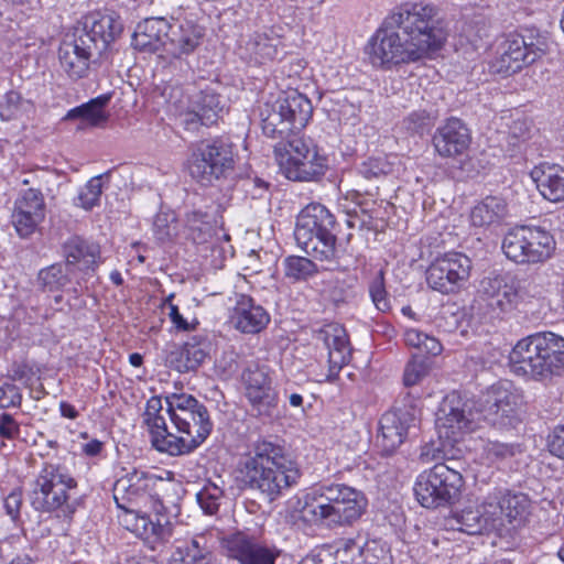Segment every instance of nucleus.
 I'll return each instance as SVG.
<instances>
[{
  "label": "nucleus",
  "mask_w": 564,
  "mask_h": 564,
  "mask_svg": "<svg viewBox=\"0 0 564 564\" xmlns=\"http://www.w3.org/2000/svg\"><path fill=\"white\" fill-rule=\"evenodd\" d=\"M508 215L506 200L498 196H487L470 212V221L475 227L490 228L502 224Z\"/></svg>",
  "instance_id": "obj_35"
},
{
  "label": "nucleus",
  "mask_w": 564,
  "mask_h": 564,
  "mask_svg": "<svg viewBox=\"0 0 564 564\" xmlns=\"http://www.w3.org/2000/svg\"><path fill=\"white\" fill-rule=\"evenodd\" d=\"M230 323L235 329L242 334L256 335L262 332L270 323V314L256 301L246 294L236 297L231 310Z\"/></svg>",
  "instance_id": "obj_20"
},
{
  "label": "nucleus",
  "mask_w": 564,
  "mask_h": 564,
  "mask_svg": "<svg viewBox=\"0 0 564 564\" xmlns=\"http://www.w3.org/2000/svg\"><path fill=\"white\" fill-rule=\"evenodd\" d=\"M470 270L471 261L466 254L449 252L430 264L426 282L431 289L442 294L455 293L467 282Z\"/></svg>",
  "instance_id": "obj_15"
},
{
  "label": "nucleus",
  "mask_w": 564,
  "mask_h": 564,
  "mask_svg": "<svg viewBox=\"0 0 564 564\" xmlns=\"http://www.w3.org/2000/svg\"><path fill=\"white\" fill-rule=\"evenodd\" d=\"M549 448L553 455L564 459V424L554 429L549 440Z\"/></svg>",
  "instance_id": "obj_61"
},
{
  "label": "nucleus",
  "mask_w": 564,
  "mask_h": 564,
  "mask_svg": "<svg viewBox=\"0 0 564 564\" xmlns=\"http://www.w3.org/2000/svg\"><path fill=\"white\" fill-rule=\"evenodd\" d=\"M312 113V102L305 95L297 90L285 91L275 101L261 106V128L269 138L284 139L304 129Z\"/></svg>",
  "instance_id": "obj_8"
},
{
  "label": "nucleus",
  "mask_w": 564,
  "mask_h": 564,
  "mask_svg": "<svg viewBox=\"0 0 564 564\" xmlns=\"http://www.w3.org/2000/svg\"><path fill=\"white\" fill-rule=\"evenodd\" d=\"M246 397L258 416H271L276 408L278 395L272 387L246 391Z\"/></svg>",
  "instance_id": "obj_43"
},
{
  "label": "nucleus",
  "mask_w": 564,
  "mask_h": 564,
  "mask_svg": "<svg viewBox=\"0 0 564 564\" xmlns=\"http://www.w3.org/2000/svg\"><path fill=\"white\" fill-rule=\"evenodd\" d=\"M203 29L191 22L170 24L169 37L165 43V55L182 58L193 53L200 44Z\"/></svg>",
  "instance_id": "obj_30"
},
{
  "label": "nucleus",
  "mask_w": 564,
  "mask_h": 564,
  "mask_svg": "<svg viewBox=\"0 0 564 564\" xmlns=\"http://www.w3.org/2000/svg\"><path fill=\"white\" fill-rule=\"evenodd\" d=\"M100 55L101 53L91 44V39L77 31L72 36H67L58 48L59 66L74 80L86 77L90 64Z\"/></svg>",
  "instance_id": "obj_16"
},
{
  "label": "nucleus",
  "mask_w": 564,
  "mask_h": 564,
  "mask_svg": "<svg viewBox=\"0 0 564 564\" xmlns=\"http://www.w3.org/2000/svg\"><path fill=\"white\" fill-rule=\"evenodd\" d=\"M523 47V42L512 40L509 35L499 46L498 56L491 62L490 69L492 73L501 76H510L524 66L532 64Z\"/></svg>",
  "instance_id": "obj_31"
},
{
  "label": "nucleus",
  "mask_w": 564,
  "mask_h": 564,
  "mask_svg": "<svg viewBox=\"0 0 564 564\" xmlns=\"http://www.w3.org/2000/svg\"><path fill=\"white\" fill-rule=\"evenodd\" d=\"M45 217L42 193L35 188L25 189L14 202L12 224L22 238L30 237Z\"/></svg>",
  "instance_id": "obj_19"
},
{
  "label": "nucleus",
  "mask_w": 564,
  "mask_h": 564,
  "mask_svg": "<svg viewBox=\"0 0 564 564\" xmlns=\"http://www.w3.org/2000/svg\"><path fill=\"white\" fill-rule=\"evenodd\" d=\"M337 227L335 216L322 204L305 206L296 218L295 240L307 254L321 261L336 257Z\"/></svg>",
  "instance_id": "obj_7"
},
{
  "label": "nucleus",
  "mask_w": 564,
  "mask_h": 564,
  "mask_svg": "<svg viewBox=\"0 0 564 564\" xmlns=\"http://www.w3.org/2000/svg\"><path fill=\"white\" fill-rule=\"evenodd\" d=\"M512 40H520L523 42L524 52L529 56V61L533 63L546 54L549 50V42L546 36L540 33L539 30L531 28L524 29L521 33L510 34Z\"/></svg>",
  "instance_id": "obj_40"
},
{
  "label": "nucleus",
  "mask_w": 564,
  "mask_h": 564,
  "mask_svg": "<svg viewBox=\"0 0 564 564\" xmlns=\"http://www.w3.org/2000/svg\"><path fill=\"white\" fill-rule=\"evenodd\" d=\"M223 546L229 558L240 564H275L281 551L260 543L243 532H236L223 539Z\"/></svg>",
  "instance_id": "obj_17"
},
{
  "label": "nucleus",
  "mask_w": 564,
  "mask_h": 564,
  "mask_svg": "<svg viewBox=\"0 0 564 564\" xmlns=\"http://www.w3.org/2000/svg\"><path fill=\"white\" fill-rule=\"evenodd\" d=\"M391 164L386 158H369L357 167V173L367 181L380 180L391 172Z\"/></svg>",
  "instance_id": "obj_51"
},
{
  "label": "nucleus",
  "mask_w": 564,
  "mask_h": 564,
  "mask_svg": "<svg viewBox=\"0 0 564 564\" xmlns=\"http://www.w3.org/2000/svg\"><path fill=\"white\" fill-rule=\"evenodd\" d=\"M419 400L406 393L397 400L391 411L379 421L378 445L384 455L392 454L406 438L412 429H416L420 416Z\"/></svg>",
  "instance_id": "obj_13"
},
{
  "label": "nucleus",
  "mask_w": 564,
  "mask_h": 564,
  "mask_svg": "<svg viewBox=\"0 0 564 564\" xmlns=\"http://www.w3.org/2000/svg\"><path fill=\"white\" fill-rule=\"evenodd\" d=\"M173 294H171L166 302L169 303V317L178 330L187 332L194 328V324L188 323L180 313L178 307L172 303Z\"/></svg>",
  "instance_id": "obj_62"
},
{
  "label": "nucleus",
  "mask_w": 564,
  "mask_h": 564,
  "mask_svg": "<svg viewBox=\"0 0 564 564\" xmlns=\"http://www.w3.org/2000/svg\"><path fill=\"white\" fill-rule=\"evenodd\" d=\"M170 23L163 18H151L138 23L132 34V46L143 53L162 52L169 37Z\"/></svg>",
  "instance_id": "obj_27"
},
{
  "label": "nucleus",
  "mask_w": 564,
  "mask_h": 564,
  "mask_svg": "<svg viewBox=\"0 0 564 564\" xmlns=\"http://www.w3.org/2000/svg\"><path fill=\"white\" fill-rule=\"evenodd\" d=\"M344 484L325 482L314 486L305 496L303 507L304 517L316 525H324L329 517L330 508L336 506L340 498V490Z\"/></svg>",
  "instance_id": "obj_26"
},
{
  "label": "nucleus",
  "mask_w": 564,
  "mask_h": 564,
  "mask_svg": "<svg viewBox=\"0 0 564 564\" xmlns=\"http://www.w3.org/2000/svg\"><path fill=\"white\" fill-rule=\"evenodd\" d=\"M163 411L161 397H151L145 405L143 413V423L147 425L152 446L160 453H163L164 445L160 441L165 440L167 433V423Z\"/></svg>",
  "instance_id": "obj_36"
},
{
  "label": "nucleus",
  "mask_w": 564,
  "mask_h": 564,
  "mask_svg": "<svg viewBox=\"0 0 564 564\" xmlns=\"http://www.w3.org/2000/svg\"><path fill=\"white\" fill-rule=\"evenodd\" d=\"M242 191L253 199L263 198L269 189V183L264 180L253 176L247 177L241 182Z\"/></svg>",
  "instance_id": "obj_59"
},
{
  "label": "nucleus",
  "mask_w": 564,
  "mask_h": 564,
  "mask_svg": "<svg viewBox=\"0 0 564 564\" xmlns=\"http://www.w3.org/2000/svg\"><path fill=\"white\" fill-rule=\"evenodd\" d=\"M300 132L301 131L291 132L289 137H284V139L274 147V154L280 169L283 167V164L286 162L291 163L294 160L302 159L304 155L306 156L311 151H316L312 142L300 135Z\"/></svg>",
  "instance_id": "obj_37"
},
{
  "label": "nucleus",
  "mask_w": 564,
  "mask_h": 564,
  "mask_svg": "<svg viewBox=\"0 0 564 564\" xmlns=\"http://www.w3.org/2000/svg\"><path fill=\"white\" fill-rule=\"evenodd\" d=\"M540 194L552 203L564 200V167L542 163L530 173Z\"/></svg>",
  "instance_id": "obj_32"
},
{
  "label": "nucleus",
  "mask_w": 564,
  "mask_h": 564,
  "mask_svg": "<svg viewBox=\"0 0 564 564\" xmlns=\"http://www.w3.org/2000/svg\"><path fill=\"white\" fill-rule=\"evenodd\" d=\"M20 435V424L7 412L0 414V436L7 440H15Z\"/></svg>",
  "instance_id": "obj_60"
},
{
  "label": "nucleus",
  "mask_w": 564,
  "mask_h": 564,
  "mask_svg": "<svg viewBox=\"0 0 564 564\" xmlns=\"http://www.w3.org/2000/svg\"><path fill=\"white\" fill-rule=\"evenodd\" d=\"M502 251L518 264H535L546 261L555 250L553 236L541 227L520 226L503 237Z\"/></svg>",
  "instance_id": "obj_10"
},
{
  "label": "nucleus",
  "mask_w": 564,
  "mask_h": 564,
  "mask_svg": "<svg viewBox=\"0 0 564 564\" xmlns=\"http://www.w3.org/2000/svg\"><path fill=\"white\" fill-rule=\"evenodd\" d=\"M457 530L469 535L496 532L501 530L500 520L496 519L495 511L489 507L488 497L476 508H465L455 517Z\"/></svg>",
  "instance_id": "obj_28"
},
{
  "label": "nucleus",
  "mask_w": 564,
  "mask_h": 564,
  "mask_svg": "<svg viewBox=\"0 0 564 564\" xmlns=\"http://www.w3.org/2000/svg\"><path fill=\"white\" fill-rule=\"evenodd\" d=\"M424 337H425V333H423L419 329H415V328L406 329L404 333L405 344L410 347L417 348L419 350L422 347Z\"/></svg>",
  "instance_id": "obj_64"
},
{
  "label": "nucleus",
  "mask_w": 564,
  "mask_h": 564,
  "mask_svg": "<svg viewBox=\"0 0 564 564\" xmlns=\"http://www.w3.org/2000/svg\"><path fill=\"white\" fill-rule=\"evenodd\" d=\"M429 372L426 358L423 356H415L408 362L404 373L403 382L406 387L417 384Z\"/></svg>",
  "instance_id": "obj_55"
},
{
  "label": "nucleus",
  "mask_w": 564,
  "mask_h": 564,
  "mask_svg": "<svg viewBox=\"0 0 564 564\" xmlns=\"http://www.w3.org/2000/svg\"><path fill=\"white\" fill-rule=\"evenodd\" d=\"M531 124L527 119H516L509 127L507 142L512 151L514 148L520 147L531 137Z\"/></svg>",
  "instance_id": "obj_56"
},
{
  "label": "nucleus",
  "mask_w": 564,
  "mask_h": 564,
  "mask_svg": "<svg viewBox=\"0 0 564 564\" xmlns=\"http://www.w3.org/2000/svg\"><path fill=\"white\" fill-rule=\"evenodd\" d=\"M235 145L226 138H217L200 145L193 152L189 173L202 185H213L227 178L235 167Z\"/></svg>",
  "instance_id": "obj_11"
},
{
  "label": "nucleus",
  "mask_w": 564,
  "mask_h": 564,
  "mask_svg": "<svg viewBox=\"0 0 564 564\" xmlns=\"http://www.w3.org/2000/svg\"><path fill=\"white\" fill-rule=\"evenodd\" d=\"M130 506L131 503H128V508L123 509L126 511L123 519L126 528L149 543H152V549H155V543L164 542L171 536L172 529L167 519L162 521L160 518H156L154 521L147 514H138Z\"/></svg>",
  "instance_id": "obj_29"
},
{
  "label": "nucleus",
  "mask_w": 564,
  "mask_h": 564,
  "mask_svg": "<svg viewBox=\"0 0 564 564\" xmlns=\"http://www.w3.org/2000/svg\"><path fill=\"white\" fill-rule=\"evenodd\" d=\"M518 452H520L519 447L510 443L488 441L484 445V454L486 458L490 462H499L511 458Z\"/></svg>",
  "instance_id": "obj_54"
},
{
  "label": "nucleus",
  "mask_w": 564,
  "mask_h": 564,
  "mask_svg": "<svg viewBox=\"0 0 564 564\" xmlns=\"http://www.w3.org/2000/svg\"><path fill=\"white\" fill-rule=\"evenodd\" d=\"M202 541H204L202 536L194 538L177 547L183 564H216L212 552L205 543L202 544Z\"/></svg>",
  "instance_id": "obj_42"
},
{
  "label": "nucleus",
  "mask_w": 564,
  "mask_h": 564,
  "mask_svg": "<svg viewBox=\"0 0 564 564\" xmlns=\"http://www.w3.org/2000/svg\"><path fill=\"white\" fill-rule=\"evenodd\" d=\"M236 473L242 489L257 491L268 502L296 486L302 475L285 446L271 438L254 441L239 459Z\"/></svg>",
  "instance_id": "obj_3"
},
{
  "label": "nucleus",
  "mask_w": 564,
  "mask_h": 564,
  "mask_svg": "<svg viewBox=\"0 0 564 564\" xmlns=\"http://www.w3.org/2000/svg\"><path fill=\"white\" fill-rule=\"evenodd\" d=\"M170 486L171 482L151 471L133 469L116 481L113 499L120 509H127L128 503L150 498L155 511L161 513L167 510L161 492Z\"/></svg>",
  "instance_id": "obj_14"
},
{
  "label": "nucleus",
  "mask_w": 564,
  "mask_h": 564,
  "mask_svg": "<svg viewBox=\"0 0 564 564\" xmlns=\"http://www.w3.org/2000/svg\"><path fill=\"white\" fill-rule=\"evenodd\" d=\"M533 281L511 274L485 276L477 289V300L496 315L513 312L528 297L539 294Z\"/></svg>",
  "instance_id": "obj_9"
},
{
  "label": "nucleus",
  "mask_w": 564,
  "mask_h": 564,
  "mask_svg": "<svg viewBox=\"0 0 564 564\" xmlns=\"http://www.w3.org/2000/svg\"><path fill=\"white\" fill-rule=\"evenodd\" d=\"M224 489L216 482L208 481L196 495L197 502L206 514L217 513Z\"/></svg>",
  "instance_id": "obj_48"
},
{
  "label": "nucleus",
  "mask_w": 564,
  "mask_h": 564,
  "mask_svg": "<svg viewBox=\"0 0 564 564\" xmlns=\"http://www.w3.org/2000/svg\"><path fill=\"white\" fill-rule=\"evenodd\" d=\"M166 414L178 433L177 436L169 429L163 443V453L171 456L187 455L199 447L209 436L213 422L205 404L187 393H171L165 395Z\"/></svg>",
  "instance_id": "obj_4"
},
{
  "label": "nucleus",
  "mask_w": 564,
  "mask_h": 564,
  "mask_svg": "<svg viewBox=\"0 0 564 564\" xmlns=\"http://www.w3.org/2000/svg\"><path fill=\"white\" fill-rule=\"evenodd\" d=\"M463 484L458 471L445 464H436L417 476L413 490L421 506L437 508L454 503Z\"/></svg>",
  "instance_id": "obj_12"
},
{
  "label": "nucleus",
  "mask_w": 564,
  "mask_h": 564,
  "mask_svg": "<svg viewBox=\"0 0 564 564\" xmlns=\"http://www.w3.org/2000/svg\"><path fill=\"white\" fill-rule=\"evenodd\" d=\"M369 293L377 310L384 313L391 308L390 299L384 286V272L382 270H379L370 282Z\"/></svg>",
  "instance_id": "obj_52"
},
{
  "label": "nucleus",
  "mask_w": 564,
  "mask_h": 564,
  "mask_svg": "<svg viewBox=\"0 0 564 564\" xmlns=\"http://www.w3.org/2000/svg\"><path fill=\"white\" fill-rule=\"evenodd\" d=\"M282 174L296 182H314L319 180L326 172V159L316 151L304 155L302 159L284 163L280 169Z\"/></svg>",
  "instance_id": "obj_34"
},
{
  "label": "nucleus",
  "mask_w": 564,
  "mask_h": 564,
  "mask_svg": "<svg viewBox=\"0 0 564 564\" xmlns=\"http://www.w3.org/2000/svg\"><path fill=\"white\" fill-rule=\"evenodd\" d=\"M21 403L22 394L19 387L10 382L0 386V409L20 408Z\"/></svg>",
  "instance_id": "obj_58"
},
{
  "label": "nucleus",
  "mask_w": 564,
  "mask_h": 564,
  "mask_svg": "<svg viewBox=\"0 0 564 564\" xmlns=\"http://www.w3.org/2000/svg\"><path fill=\"white\" fill-rule=\"evenodd\" d=\"M101 178V175L94 176L85 184V186L79 189L75 200L76 206H79L86 210H90L95 206L99 205L102 194Z\"/></svg>",
  "instance_id": "obj_47"
},
{
  "label": "nucleus",
  "mask_w": 564,
  "mask_h": 564,
  "mask_svg": "<svg viewBox=\"0 0 564 564\" xmlns=\"http://www.w3.org/2000/svg\"><path fill=\"white\" fill-rule=\"evenodd\" d=\"M282 267L284 278L293 283L306 281L318 272L316 264L312 260L300 256L286 257L282 262Z\"/></svg>",
  "instance_id": "obj_39"
},
{
  "label": "nucleus",
  "mask_w": 564,
  "mask_h": 564,
  "mask_svg": "<svg viewBox=\"0 0 564 564\" xmlns=\"http://www.w3.org/2000/svg\"><path fill=\"white\" fill-rule=\"evenodd\" d=\"M76 490L77 481L65 466L44 463L32 484L30 502L36 511L70 519L78 506Z\"/></svg>",
  "instance_id": "obj_6"
},
{
  "label": "nucleus",
  "mask_w": 564,
  "mask_h": 564,
  "mask_svg": "<svg viewBox=\"0 0 564 564\" xmlns=\"http://www.w3.org/2000/svg\"><path fill=\"white\" fill-rule=\"evenodd\" d=\"M279 40L271 39L265 34L254 35L247 44V48L253 58L259 63L273 61L279 55Z\"/></svg>",
  "instance_id": "obj_44"
},
{
  "label": "nucleus",
  "mask_w": 564,
  "mask_h": 564,
  "mask_svg": "<svg viewBox=\"0 0 564 564\" xmlns=\"http://www.w3.org/2000/svg\"><path fill=\"white\" fill-rule=\"evenodd\" d=\"M221 111L220 96L214 91L204 90L195 96L189 115L202 124L212 126L217 122Z\"/></svg>",
  "instance_id": "obj_38"
},
{
  "label": "nucleus",
  "mask_w": 564,
  "mask_h": 564,
  "mask_svg": "<svg viewBox=\"0 0 564 564\" xmlns=\"http://www.w3.org/2000/svg\"><path fill=\"white\" fill-rule=\"evenodd\" d=\"M64 119H80L82 124L78 127V129H83L84 124H88L90 127L101 126L108 120V116L106 115L105 110H98L93 102L88 101L82 106L70 109Z\"/></svg>",
  "instance_id": "obj_46"
},
{
  "label": "nucleus",
  "mask_w": 564,
  "mask_h": 564,
  "mask_svg": "<svg viewBox=\"0 0 564 564\" xmlns=\"http://www.w3.org/2000/svg\"><path fill=\"white\" fill-rule=\"evenodd\" d=\"M512 372L546 382L564 371V338L552 332L520 339L509 355Z\"/></svg>",
  "instance_id": "obj_5"
},
{
  "label": "nucleus",
  "mask_w": 564,
  "mask_h": 564,
  "mask_svg": "<svg viewBox=\"0 0 564 564\" xmlns=\"http://www.w3.org/2000/svg\"><path fill=\"white\" fill-rule=\"evenodd\" d=\"M21 505L22 494L20 491H13L4 499V509L12 520L19 517Z\"/></svg>",
  "instance_id": "obj_63"
},
{
  "label": "nucleus",
  "mask_w": 564,
  "mask_h": 564,
  "mask_svg": "<svg viewBox=\"0 0 564 564\" xmlns=\"http://www.w3.org/2000/svg\"><path fill=\"white\" fill-rule=\"evenodd\" d=\"M64 254L66 258V267L72 269L73 265L78 264L79 270L85 275L93 273L98 265V258L100 250L98 245L85 240L82 237H70L64 243Z\"/></svg>",
  "instance_id": "obj_33"
},
{
  "label": "nucleus",
  "mask_w": 564,
  "mask_h": 564,
  "mask_svg": "<svg viewBox=\"0 0 564 564\" xmlns=\"http://www.w3.org/2000/svg\"><path fill=\"white\" fill-rule=\"evenodd\" d=\"M340 564H354L366 561L364 543L360 539H343L336 551Z\"/></svg>",
  "instance_id": "obj_49"
},
{
  "label": "nucleus",
  "mask_w": 564,
  "mask_h": 564,
  "mask_svg": "<svg viewBox=\"0 0 564 564\" xmlns=\"http://www.w3.org/2000/svg\"><path fill=\"white\" fill-rule=\"evenodd\" d=\"M339 497L336 506L327 509L330 514L323 527L334 529L351 525L365 512L367 499L361 491L344 484Z\"/></svg>",
  "instance_id": "obj_23"
},
{
  "label": "nucleus",
  "mask_w": 564,
  "mask_h": 564,
  "mask_svg": "<svg viewBox=\"0 0 564 564\" xmlns=\"http://www.w3.org/2000/svg\"><path fill=\"white\" fill-rule=\"evenodd\" d=\"M241 378L245 383L246 391L257 389L261 390L264 387H272L268 373L256 364L248 366L243 370Z\"/></svg>",
  "instance_id": "obj_53"
},
{
  "label": "nucleus",
  "mask_w": 564,
  "mask_h": 564,
  "mask_svg": "<svg viewBox=\"0 0 564 564\" xmlns=\"http://www.w3.org/2000/svg\"><path fill=\"white\" fill-rule=\"evenodd\" d=\"M488 500L496 519L502 524L501 530H498L499 535L521 525L529 513L530 500L522 492L498 491L489 495Z\"/></svg>",
  "instance_id": "obj_18"
},
{
  "label": "nucleus",
  "mask_w": 564,
  "mask_h": 564,
  "mask_svg": "<svg viewBox=\"0 0 564 564\" xmlns=\"http://www.w3.org/2000/svg\"><path fill=\"white\" fill-rule=\"evenodd\" d=\"M185 221L187 228L193 232H197V237L193 236L194 240L205 241L212 231V217L208 213L202 210H191L186 213Z\"/></svg>",
  "instance_id": "obj_50"
},
{
  "label": "nucleus",
  "mask_w": 564,
  "mask_h": 564,
  "mask_svg": "<svg viewBox=\"0 0 564 564\" xmlns=\"http://www.w3.org/2000/svg\"><path fill=\"white\" fill-rule=\"evenodd\" d=\"M433 124V118L426 110H415L403 119V127L411 133H423Z\"/></svg>",
  "instance_id": "obj_57"
},
{
  "label": "nucleus",
  "mask_w": 564,
  "mask_h": 564,
  "mask_svg": "<svg viewBox=\"0 0 564 564\" xmlns=\"http://www.w3.org/2000/svg\"><path fill=\"white\" fill-rule=\"evenodd\" d=\"M471 141L466 124L458 118H449L438 127L433 135L435 151L443 158L462 155Z\"/></svg>",
  "instance_id": "obj_21"
},
{
  "label": "nucleus",
  "mask_w": 564,
  "mask_h": 564,
  "mask_svg": "<svg viewBox=\"0 0 564 564\" xmlns=\"http://www.w3.org/2000/svg\"><path fill=\"white\" fill-rule=\"evenodd\" d=\"M319 338L328 350V380L337 377L351 358V346L346 329L338 324H328L319 330Z\"/></svg>",
  "instance_id": "obj_25"
},
{
  "label": "nucleus",
  "mask_w": 564,
  "mask_h": 564,
  "mask_svg": "<svg viewBox=\"0 0 564 564\" xmlns=\"http://www.w3.org/2000/svg\"><path fill=\"white\" fill-rule=\"evenodd\" d=\"M178 220L174 212H160L153 221V235L162 243L172 241L178 235Z\"/></svg>",
  "instance_id": "obj_45"
},
{
  "label": "nucleus",
  "mask_w": 564,
  "mask_h": 564,
  "mask_svg": "<svg viewBox=\"0 0 564 564\" xmlns=\"http://www.w3.org/2000/svg\"><path fill=\"white\" fill-rule=\"evenodd\" d=\"M70 270L66 264L55 263L42 269L37 274V281L44 291H58L69 283Z\"/></svg>",
  "instance_id": "obj_41"
},
{
  "label": "nucleus",
  "mask_w": 564,
  "mask_h": 564,
  "mask_svg": "<svg viewBox=\"0 0 564 564\" xmlns=\"http://www.w3.org/2000/svg\"><path fill=\"white\" fill-rule=\"evenodd\" d=\"M517 422L516 397L508 390L492 387L478 400H464L457 393L445 397L437 411L435 426L440 438L453 444L484 424L507 429Z\"/></svg>",
  "instance_id": "obj_2"
},
{
  "label": "nucleus",
  "mask_w": 564,
  "mask_h": 564,
  "mask_svg": "<svg viewBox=\"0 0 564 564\" xmlns=\"http://www.w3.org/2000/svg\"><path fill=\"white\" fill-rule=\"evenodd\" d=\"M122 30L123 24L116 13L95 12L87 15L83 28H78L75 31L85 33L90 37L91 44L102 54L109 44L117 40Z\"/></svg>",
  "instance_id": "obj_22"
},
{
  "label": "nucleus",
  "mask_w": 564,
  "mask_h": 564,
  "mask_svg": "<svg viewBox=\"0 0 564 564\" xmlns=\"http://www.w3.org/2000/svg\"><path fill=\"white\" fill-rule=\"evenodd\" d=\"M210 341L205 335H194L182 346H173L169 351L166 361L180 372L196 370L208 357Z\"/></svg>",
  "instance_id": "obj_24"
},
{
  "label": "nucleus",
  "mask_w": 564,
  "mask_h": 564,
  "mask_svg": "<svg viewBox=\"0 0 564 564\" xmlns=\"http://www.w3.org/2000/svg\"><path fill=\"white\" fill-rule=\"evenodd\" d=\"M370 39L368 54L376 67L391 68L429 57L438 51L446 34L437 7L406 3L393 11Z\"/></svg>",
  "instance_id": "obj_1"
}]
</instances>
